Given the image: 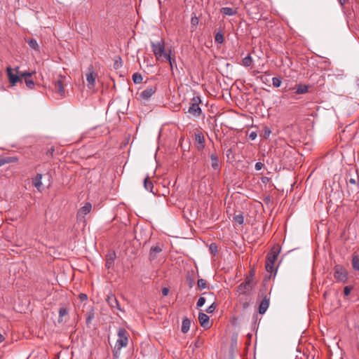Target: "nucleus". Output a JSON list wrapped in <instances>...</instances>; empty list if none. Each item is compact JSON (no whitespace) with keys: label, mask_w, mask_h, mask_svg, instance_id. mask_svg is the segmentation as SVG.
Masks as SVG:
<instances>
[{"label":"nucleus","mask_w":359,"mask_h":359,"mask_svg":"<svg viewBox=\"0 0 359 359\" xmlns=\"http://www.w3.org/2000/svg\"><path fill=\"white\" fill-rule=\"evenodd\" d=\"M118 339L113 350L114 357L118 358L120 351L123 347H126L128 343L129 334L126 329L120 327L117 332Z\"/></svg>","instance_id":"f257e3e1"},{"label":"nucleus","mask_w":359,"mask_h":359,"mask_svg":"<svg viewBox=\"0 0 359 359\" xmlns=\"http://www.w3.org/2000/svg\"><path fill=\"white\" fill-rule=\"evenodd\" d=\"M345 180L348 187L351 191H356L359 187V175L358 170L353 167H350L346 172Z\"/></svg>","instance_id":"f03ea898"},{"label":"nucleus","mask_w":359,"mask_h":359,"mask_svg":"<svg viewBox=\"0 0 359 359\" xmlns=\"http://www.w3.org/2000/svg\"><path fill=\"white\" fill-rule=\"evenodd\" d=\"M152 52L157 60L163 61V59H169L170 53L165 50V42L163 39L158 42H151Z\"/></svg>","instance_id":"7ed1b4c3"},{"label":"nucleus","mask_w":359,"mask_h":359,"mask_svg":"<svg viewBox=\"0 0 359 359\" xmlns=\"http://www.w3.org/2000/svg\"><path fill=\"white\" fill-rule=\"evenodd\" d=\"M248 14L254 20H259L262 17V4L259 0H253L245 5Z\"/></svg>","instance_id":"20e7f679"},{"label":"nucleus","mask_w":359,"mask_h":359,"mask_svg":"<svg viewBox=\"0 0 359 359\" xmlns=\"http://www.w3.org/2000/svg\"><path fill=\"white\" fill-rule=\"evenodd\" d=\"M333 276L337 283L346 284L348 281V273L341 264H336L334 266Z\"/></svg>","instance_id":"39448f33"},{"label":"nucleus","mask_w":359,"mask_h":359,"mask_svg":"<svg viewBox=\"0 0 359 359\" xmlns=\"http://www.w3.org/2000/svg\"><path fill=\"white\" fill-rule=\"evenodd\" d=\"M201 103L200 97L195 96L191 99L190 106L188 109V113L193 115L195 117H199L202 114V110L199 106Z\"/></svg>","instance_id":"423d86ee"},{"label":"nucleus","mask_w":359,"mask_h":359,"mask_svg":"<svg viewBox=\"0 0 359 359\" xmlns=\"http://www.w3.org/2000/svg\"><path fill=\"white\" fill-rule=\"evenodd\" d=\"M254 287V283L252 282V276H247L245 281L241 283L236 287V292L238 295L249 293Z\"/></svg>","instance_id":"0eeeda50"},{"label":"nucleus","mask_w":359,"mask_h":359,"mask_svg":"<svg viewBox=\"0 0 359 359\" xmlns=\"http://www.w3.org/2000/svg\"><path fill=\"white\" fill-rule=\"evenodd\" d=\"M6 73L8 81L12 86H15L18 83L22 82V76H21L22 74H14V72H13V68H11V67H6Z\"/></svg>","instance_id":"6e6552de"},{"label":"nucleus","mask_w":359,"mask_h":359,"mask_svg":"<svg viewBox=\"0 0 359 359\" xmlns=\"http://www.w3.org/2000/svg\"><path fill=\"white\" fill-rule=\"evenodd\" d=\"M280 252V247L278 245H274L271 248L270 252L267 255L266 262L274 264L278 258V256Z\"/></svg>","instance_id":"1a4fd4ad"},{"label":"nucleus","mask_w":359,"mask_h":359,"mask_svg":"<svg viewBox=\"0 0 359 359\" xmlns=\"http://www.w3.org/2000/svg\"><path fill=\"white\" fill-rule=\"evenodd\" d=\"M88 73L86 74V80L88 82V87L91 89L94 88L95 85V77L97 74L95 73L93 65H90L88 69Z\"/></svg>","instance_id":"9d476101"},{"label":"nucleus","mask_w":359,"mask_h":359,"mask_svg":"<svg viewBox=\"0 0 359 359\" xmlns=\"http://www.w3.org/2000/svg\"><path fill=\"white\" fill-rule=\"evenodd\" d=\"M309 86L299 83L294 87H290L288 89L285 88V91H291L296 94H305L309 92Z\"/></svg>","instance_id":"9b49d317"},{"label":"nucleus","mask_w":359,"mask_h":359,"mask_svg":"<svg viewBox=\"0 0 359 359\" xmlns=\"http://www.w3.org/2000/svg\"><path fill=\"white\" fill-rule=\"evenodd\" d=\"M65 79V76L62 75H58L57 79L53 81V84L56 91L61 95L65 96V88H64V81Z\"/></svg>","instance_id":"f8f14e48"},{"label":"nucleus","mask_w":359,"mask_h":359,"mask_svg":"<svg viewBox=\"0 0 359 359\" xmlns=\"http://www.w3.org/2000/svg\"><path fill=\"white\" fill-rule=\"evenodd\" d=\"M35 74V71L33 72H23V73L21 74V76H22V79H24L26 86L29 89L34 88L35 83L33 79H32V76Z\"/></svg>","instance_id":"ddd939ff"},{"label":"nucleus","mask_w":359,"mask_h":359,"mask_svg":"<svg viewBox=\"0 0 359 359\" xmlns=\"http://www.w3.org/2000/svg\"><path fill=\"white\" fill-rule=\"evenodd\" d=\"M91 209H92V205L90 203H86L85 205L81 207L77 212V219L78 220H81V219H84V217L85 215H86L87 214H88L90 211H91Z\"/></svg>","instance_id":"4468645a"},{"label":"nucleus","mask_w":359,"mask_h":359,"mask_svg":"<svg viewBox=\"0 0 359 359\" xmlns=\"http://www.w3.org/2000/svg\"><path fill=\"white\" fill-rule=\"evenodd\" d=\"M262 300L261 301L259 305V313L264 314L269 306L270 299L267 297V295H264L262 294Z\"/></svg>","instance_id":"2eb2a0df"},{"label":"nucleus","mask_w":359,"mask_h":359,"mask_svg":"<svg viewBox=\"0 0 359 359\" xmlns=\"http://www.w3.org/2000/svg\"><path fill=\"white\" fill-rule=\"evenodd\" d=\"M195 142L196 143V148L198 151H201L205 147V137L201 132L195 133Z\"/></svg>","instance_id":"dca6fc26"},{"label":"nucleus","mask_w":359,"mask_h":359,"mask_svg":"<svg viewBox=\"0 0 359 359\" xmlns=\"http://www.w3.org/2000/svg\"><path fill=\"white\" fill-rule=\"evenodd\" d=\"M162 245H156L155 246H152L149 252V260H155L158 257V255L162 252Z\"/></svg>","instance_id":"f3484780"},{"label":"nucleus","mask_w":359,"mask_h":359,"mask_svg":"<svg viewBox=\"0 0 359 359\" xmlns=\"http://www.w3.org/2000/svg\"><path fill=\"white\" fill-rule=\"evenodd\" d=\"M210 160H211V167L215 171L219 172L221 167L219 165V161L218 154L216 152H214L210 154Z\"/></svg>","instance_id":"a211bd4d"},{"label":"nucleus","mask_w":359,"mask_h":359,"mask_svg":"<svg viewBox=\"0 0 359 359\" xmlns=\"http://www.w3.org/2000/svg\"><path fill=\"white\" fill-rule=\"evenodd\" d=\"M156 91V87L152 86L146 88L140 93V97L143 100H149Z\"/></svg>","instance_id":"6ab92c4d"},{"label":"nucleus","mask_w":359,"mask_h":359,"mask_svg":"<svg viewBox=\"0 0 359 359\" xmlns=\"http://www.w3.org/2000/svg\"><path fill=\"white\" fill-rule=\"evenodd\" d=\"M209 320L210 318L208 315L202 312L199 313L198 320L202 327L205 329L209 328L210 327Z\"/></svg>","instance_id":"aec40b11"},{"label":"nucleus","mask_w":359,"mask_h":359,"mask_svg":"<svg viewBox=\"0 0 359 359\" xmlns=\"http://www.w3.org/2000/svg\"><path fill=\"white\" fill-rule=\"evenodd\" d=\"M107 302L109 306L112 309L116 308L117 309L121 311L119 303L114 294L109 295L107 299Z\"/></svg>","instance_id":"412c9836"},{"label":"nucleus","mask_w":359,"mask_h":359,"mask_svg":"<svg viewBox=\"0 0 359 359\" xmlns=\"http://www.w3.org/2000/svg\"><path fill=\"white\" fill-rule=\"evenodd\" d=\"M42 177L43 175L41 174H37L32 180V184L33 185L39 190L41 191L42 188Z\"/></svg>","instance_id":"4be33fe9"},{"label":"nucleus","mask_w":359,"mask_h":359,"mask_svg":"<svg viewBox=\"0 0 359 359\" xmlns=\"http://www.w3.org/2000/svg\"><path fill=\"white\" fill-rule=\"evenodd\" d=\"M221 13H222L224 15L228 16H232L237 13V11L236 9H233L232 8L229 7H223L220 9Z\"/></svg>","instance_id":"5701e85b"},{"label":"nucleus","mask_w":359,"mask_h":359,"mask_svg":"<svg viewBox=\"0 0 359 359\" xmlns=\"http://www.w3.org/2000/svg\"><path fill=\"white\" fill-rule=\"evenodd\" d=\"M144 187L146 190L154 194L153 191L154 185L149 176L146 177L144 180Z\"/></svg>","instance_id":"b1692460"},{"label":"nucleus","mask_w":359,"mask_h":359,"mask_svg":"<svg viewBox=\"0 0 359 359\" xmlns=\"http://www.w3.org/2000/svg\"><path fill=\"white\" fill-rule=\"evenodd\" d=\"M191 321L188 318H184L182 320L181 330L183 333H187L190 329Z\"/></svg>","instance_id":"393cba45"},{"label":"nucleus","mask_w":359,"mask_h":359,"mask_svg":"<svg viewBox=\"0 0 359 359\" xmlns=\"http://www.w3.org/2000/svg\"><path fill=\"white\" fill-rule=\"evenodd\" d=\"M26 42L28 43L30 48L32 49L39 51V46L36 41V39L32 38H29L25 39Z\"/></svg>","instance_id":"a878e982"},{"label":"nucleus","mask_w":359,"mask_h":359,"mask_svg":"<svg viewBox=\"0 0 359 359\" xmlns=\"http://www.w3.org/2000/svg\"><path fill=\"white\" fill-rule=\"evenodd\" d=\"M351 263L353 269L359 271V255L358 254L353 255Z\"/></svg>","instance_id":"bb28decb"},{"label":"nucleus","mask_w":359,"mask_h":359,"mask_svg":"<svg viewBox=\"0 0 359 359\" xmlns=\"http://www.w3.org/2000/svg\"><path fill=\"white\" fill-rule=\"evenodd\" d=\"M239 304L243 310L248 309L250 306V300L247 297H241L239 299Z\"/></svg>","instance_id":"cd10ccee"},{"label":"nucleus","mask_w":359,"mask_h":359,"mask_svg":"<svg viewBox=\"0 0 359 359\" xmlns=\"http://www.w3.org/2000/svg\"><path fill=\"white\" fill-rule=\"evenodd\" d=\"M68 311L65 307H61L59 309V318L58 323H62L64 321L63 317L67 316Z\"/></svg>","instance_id":"c85d7f7f"},{"label":"nucleus","mask_w":359,"mask_h":359,"mask_svg":"<svg viewBox=\"0 0 359 359\" xmlns=\"http://www.w3.org/2000/svg\"><path fill=\"white\" fill-rule=\"evenodd\" d=\"M252 58L250 55H247L243 59L242 65L246 67H250L252 64Z\"/></svg>","instance_id":"c756f323"},{"label":"nucleus","mask_w":359,"mask_h":359,"mask_svg":"<svg viewBox=\"0 0 359 359\" xmlns=\"http://www.w3.org/2000/svg\"><path fill=\"white\" fill-rule=\"evenodd\" d=\"M215 41L217 43H222L224 41V34L221 32H217L215 36Z\"/></svg>","instance_id":"7c9ffc66"},{"label":"nucleus","mask_w":359,"mask_h":359,"mask_svg":"<svg viewBox=\"0 0 359 359\" xmlns=\"http://www.w3.org/2000/svg\"><path fill=\"white\" fill-rule=\"evenodd\" d=\"M132 79L135 83H141L142 81V76L140 73L133 74Z\"/></svg>","instance_id":"2f4dec72"},{"label":"nucleus","mask_w":359,"mask_h":359,"mask_svg":"<svg viewBox=\"0 0 359 359\" xmlns=\"http://www.w3.org/2000/svg\"><path fill=\"white\" fill-rule=\"evenodd\" d=\"M233 222L238 224H243L244 222V217L242 214L236 215L233 219Z\"/></svg>","instance_id":"473e14b6"},{"label":"nucleus","mask_w":359,"mask_h":359,"mask_svg":"<svg viewBox=\"0 0 359 359\" xmlns=\"http://www.w3.org/2000/svg\"><path fill=\"white\" fill-rule=\"evenodd\" d=\"M197 285H198V288L199 290H203V289L206 288V287H207L206 280L203 279V278L198 279Z\"/></svg>","instance_id":"72a5a7b5"},{"label":"nucleus","mask_w":359,"mask_h":359,"mask_svg":"<svg viewBox=\"0 0 359 359\" xmlns=\"http://www.w3.org/2000/svg\"><path fill=\"white\" fill-rule=\"evenodd\" d=\"M272 84H273V87L278 88L280 86L281 80L278 77H273L272 79Z\"/></svg>","instance_id":"f704fd0d"},{"label":"nucleus","mask_w":359,"mask_h":359,"mask_svg":"<svg viewBox=\"0 0 359 359\" xmlns=\"http://www.w3.org/2000/svg\"><path fill=\"white\" fill-rule=\"evenodd\" d=\"M114 259L112 256L108 257L105 264L106 267L110 269L114 264Z\"/></svg>","instance_id":"c9c22d12"},{"label":"nucleus","mask_w":359,"mask_h":359,"mask_svg":"<svg viewBox=\"0 0 359 359\" xmlns=\"http://www.w3.org/2000/svg\"><path fill=\"white\" fill-rule=\"evenodd\" d=\"M216 307H217V305L215 303H212L210 306H209L205 311L208 313H212L216 309Z\"/></svg>","instance_id":"e433bc0d"},{"label":"nucleus","mask_w":359,"mask_h":359,"mask_svg":"<svg viewBox=\"0 0 359 359\" xmlns=\"http://www.w3.org/2000/svg\"><path fill=\"white\" fill-rule=\"evenodd\" d=\"M266 269L267 271L272 273L274 270V264H271L266 261Z\"/></svg>","instance_id":"4c0bfd02"},{"label":"nucleus","mask_w":359,"mask_h":359,"mask_svg":"<svg viewBox=\"0 0 359 359\" xmlns=\"http://www.w3.org/2000/svg\"><path fill=\"white\" fill-rule=\"evenodd\" d=\"M353 287L351 285H347L344 288V294L345 296H348L353 290Z\"/></svg>","instance_id":"58836bf2"},{"label":"nucleus","mask_w":359,"mask_h":359,"mask_svg":"<svg viewBox=\"0 0 359 359\" xmlns=\"http://www.w3.org/2000/svg\"><path fill=\"white\" fill-rule=\"evenodd\" d=\"M205 303V299L203 297H201L197 302L196 306L198 308L203 306Z\"/></svg>","instance_id":"ea45409f"},{"label":"nucleus","mask_w":359,"mask_h":359,"mask_svg":"<svg viewBox=\"0 0 359 359\" xmlns=\"http://www.w3.org/2000/svg\"><path fill=\"white\" fill-rule=\"evenodd\" d=\"M93 318H94V313L93 312L88 313V316L86 318V323L88 325L90 324Z\"/></svg>","instance_id":"a19ab883"},{"label":"nucleus","mask_w":359,"mask_h":359,"mask_svg":"<svg viewBox=\"0 0 359 359\" xmlns=\"http://www.w3.org/2000/svg\"><path fill=\"white\" fill-rule=\"evenodd\" d=\"M118 60H116L114 63V68L116 69L121 67V59L120 57H118Z\"/></svg>","instance_id":"79ce46f5"},{"label":"nucleus","mask_w":359,"mask_h":359,"mask_svg":"<svg viewBox=\"0 0 359 359\" xmlns=\"http://www.w3.org/2000/svg\"><path fill=\"white\" fill-rule=\"evenodd\" d=\"M210 250L212 254H215L217 252V247L215 243H212L210 245Z\"/></svg>","instance_id":"37998d69"},{"label":"nucleus","mask_w":359,"mask_h":359,"mask_svg":"<svg viewBox=\"0 0 359 359\" xmlns=\"http://www.w3.org/2000/svg\"><path fill=\"white\" fill-rule=\"evenodd\" d=\"M187 283H188V285L189 286V287H192L194 283V279L190 276H187Z\"/></svg>","instance_id":"c03bdc74"},{"label":"nucleus","mask_w":359,"mask_h":359,"mask_svg":"<svg viewBox=\"0 0 359 359\" xmlns=\"http://www.w3.org/2000/svg\"><path fill=\"white\" fill-rule=\"evenodd\" d=\"M264 167V164L261 162L256 163L255 168L256 170H260Z\"/></svg>","instance_id":"a18cd8bd"},{"label":"nucleus","mask_w":359,"mask_h":359,"mask_svg":"<svg viewBox=\"0 0 359 359\" xmlns=\"http://www.w3.org/2000/svg\"><path fill=\"white\" fill-rule=\"evenodd\" d=\"M55 151V147H51L46 152V155L48 156H52L53 155V153Z\"/></svg>","instance_id":"49530a36"},{"label":"nucleus","mask_w":359,"mask_h":359,"mask_svg":"<svg viewBox=\"0 0 359 359\" xmlns=\"http://www.w3.org/2000/svg\"><path fill=\"white\" fill-rule=\"evenodd\" d=\"M257 136V132L252 131L249 135V138L252 140H254L256 139Z\"/></svg>","instance_id":"de8ad7c7"},{"label":"nucleus","mask_w":359,"mask_h":359,"mask_svg":"<svg viewBox=\"0 0 359 359\" xmlns=\"http://www.w3.org/2000/svg\"><path fill=\"white\" fill-rule=\"evenodd\" d=\"M165 60L169 62L170 65V68H171V69H172V68H173V63L175 62V60L172 59L170 55V58L169 59H165Z\"/></svg>","instance_id":"09e8293b"},{"label":"nucleus","mask_w":359,"mask_h":359,"mask_svg":"<svg viewBox=\"0 0 359 359\" xmlns=\"http://www.w3.org/2000/svg\"><path fill=\"white\" fill-rule=\"evenodd\" d=\"M79 297L81 301H85L88 299V297L86 294L84 293H81L79 295Z\"/></svg>","instance_id":"8fccbe9b"},{"label":"nucleus","mask_w":359,"mask_h":359,"mask_svg":"<svg viewBox=\"0 0 359 359\" xmlns=\"http://www.w3.org/2000/svg\"><path fill=\"white\" fill-rule=\"evenodd\" d=\"M168 293H169V289H168V288H167V287H163V288L162 289V294H163V296H167V295L168 294Z\"/></svg>","instance_id":"3c124183"},{"label":"nucleus","mask_w":359,"mask_h":359,"mask_svg":"<svg viewBox=\"0 0 359 359\" xmlns=\"http://www.w3.org/2000/svg\"><path fill=\"white\" fill-rule=\"evenodd\" d=\"M191 22L193 25H196L198 23V19L196 17L192 18Z\"/></svg>","instance_id":"603ef678"},{"label":"nucleus","mask_w":359,"mask_h":359,"mask_svg":"<svg viewBox=\"0 0 359 359\" xmlns=\"http://www.w3.org/2000/svg\"><path fill=\"white\" fill-rule=\"evenodd\" d=\"M19 69L20 67H15L14 69H13V72H15L14 74H22L23 72H20L19 71Z\"/></svg>","instance_id":"864d4df0"},{"label":"nucleus","mask_w":359,"mask_h":359,"mask_svg":"<svg viewBox=\"0 0 359 359\" xmlns=\"http://www.w3.org/2000/svg\"><path fill=\"white\" fill-rule=\"evenodd\" d=\"M10 162L9 161H7L6 159L5 158H0V166L4 165L5 163H8Z\"/></svg>","instance_id":"5fc2aeb1"},{"label":"nucleus","mask_w":359,"mask_h":359,"mask_svg":"<svg viewBox=\"0 0 359 359\" xmlns=\"http://www.w3.org/2000/svg\"><path fill=\"white\" fill-rule=\"evenodd\" d=\"M270 133H271V131L268 128H266L264 130V136L268 137V136H269Z\"/></svg>","instance_id":"6e6d98bb"},{"label":"nucleus","mask_w":359,"mask_h":359,"mask_svg":"<svg viewBox=\"0 0 359 359\" xmlns=\"http://www.w3.org/2000/svg\"><path fill=\"white\" fill-rule=\"evenodd\" d=\"M254 271L253 270H250V275L248 276H252V282H253V276H254Z\"/></svg>","instance_id":"4d7b16f0"},{"label":"nucleus","mask_w":359,"mask_h":359,"mask_svg":"<svg viewBox=\"0 0 359 359\" xmlns=\"http://www.w3.org/2000/svg\"><path fill=\"white\" fill-rule=\"evenodd\" d=\"M339 1L341 5H344L345 1H346V0H339Z\"/></svg>","instance_id":"13d9d810"}]
</instances>
